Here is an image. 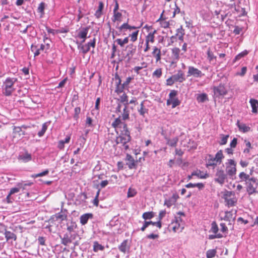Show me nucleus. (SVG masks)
<instances>
[{
  "mask_svg": "<svg viewBox=\"0 0 258 258\" xmlns=\"http://www.w3.org/2000/svg\"><path fill=\"white\" fill-rule=\"evenodd\" d=\"M197 100L199 102H204L208 100V96L205 93L198 95Z\"/></svg>",
  "mask_w": 258,
  "mask_h": 258,
  "instance_id": "nucleus-43",
  "label": "nucleus"
},
{
  "mask_svg": "<svg viewBox=\"0 0 258 258\" xmlns=\"http://www.w3.org/2000/svg\"><path fill=\"white\" fill-rule=\"evenodd\" d=\"M177 94V91L171 90L169 95V99L167 100L168 106L172 105V108H174L180 104V101L176 97Z\"/></svg>",
  "mask_w": 258,
  "mask_h": 258,
  "instance_id": "nucleus-9",
  "label": "nucleus"
},
{
  "mask_svg": "<svg viewBox=\"0 0 258 258\" xmlns=\"http://www.w3.org/2000/svg\"><path fill=\"white\" fill-rule=\"evenodd\" d=\"M246 191L250 195L257 192L258 189V180L254 177H251L246 183Z\"/></svg>",
  "mask_w": 258,
  "mask_h": 258,
  "instance_id": "nucleus-7",
  "label": "nucleus"
},
{
  "mask_svg": "<svg viewBox=\"0 0 258 258\" xmlns=\"http://www.w3.org/2000/svg\"><path fill=\"white\" fill-rule=\"evenodd\" d=\"M204 75L201 71L192 66H189L188 68L187 77L194 76L196 78H201Z\"/></svg>",
  "mask_w": 258,
  "mask_h": 258,
  "instance_id": "nucleus-14",
  "label": "nucleus"
},
{
  "mask_svg": "<svg viewBox=\"0 0 258 258\" xmlns=\"http://www.w3.org/2000/svg\"><path fill=\"white\" fill-rule=\"evenodd\" d=\"M166 214V210H161L160 211L158 215V221L162 222V219L165 216Z\"/></svg>",
  "mask_w": 258,
  "mask_h": 258,
  "instance_id": "nucleus-63",
  "label": "nucleus"
},
{
  "mask_svg": "<svg viewBox=\"0 0 258 258\" xmlns=\"http://www.w3.org/2000/svg\"><path fill=\"white\" fill-rule=\"evenodd\" d=\"M152 55L156 59V62H158L161 59V49L157 46H154L152 48Z\"/></svg>",
  "mask_w": 258,
  "mask_h": 258,
  "instance_id": "nucleus-22",
  "label": "nucleus"
},
{
  "mask_svg": "<svg viewBox=\"0 0 258 258\" xmlns=\"http://www.w3.org/2000/svg\"><path fill=\"white\" fill-rule=\"evenodd\" d=\"M121 105H118L116 109V111L121 113V115H120L123 120L128 119L129 117V111L127 109V106H124L123 108V112H121Z\"/></svg>",
  "mask_w": 258,
  "mask_h": 258,
  "instance_id": "nucleus-18",
  "label": "nucleus"
},
{
  "mask_svg": "<svg viewBox=\"0 0 258 258\" xmlns=\"http://www.w3.org/2000/svg\"><path fill=\"white\" fill-rule=\"evenodd\" d=\"M218 230H219V229H218V226H217V224L216 223V222H212V223L211 224V228L210 231L214 234H218L217 233H218Z\"/></svg>",
  "mask_w": 258,
  "mask_h": 258,
  "instance_id": "nucleus-53",
  "label": "nucleus"
},
{
  "mask_svg": "<svg viewBox=\"0 0 258 258\" xmlns=\"http://www.w3.org/2000/svg\"><path fill=\"white\" fill-rule=\"evenodd\" d=\"M18 160H22L24 162H28L32 160L31 154L29 153L27 151L21 153L18 157Z\"/></svg>",
  "mask_w": 258,
  "mask_h": 258,
  "instance_id": "nucleus-24",
  "label": "nucleus"
},
{
  "mask_svg": "<svg viewBox=\"0 0 258 258\" xmlns=\"http://www.w3.org/2000/svg\"><path fill=\"white\" fill-rule=\"evenodd\" d=\"M207 59L210 62H212L213 61L215 60L216 59V56H215L214 53L212 51L210 48H209L207 52Z\"/></svg>",
  "mask_w": 258,
  "mask_h": 258,
  "instance_id": "nucleus-38",
  "label": "nucleus"
},
{
  "mask_svg": "<svg viewBox=\"0 0 258 258\" xmlns=\"http://www.w3.org/2000/svg\"><path fill=\"white\" fill-rule=\"evenodd\" d=\"M89 29V28L88 27L83 28L78 32V35H77V37L82 39V41H81V43H83L85 41L86 39L87 38V35L88 33Z\"/></svg>",
  "mask_w": 258,
  "mask_h": 258,
  "instance_id": "nucleus-21",
  "label": "nucleus"
},
{
  "mask_svg": "<svg viewBox=\"0 0 258 258\" xmlns=\"http://www.w3.org/2000/svg\"><path fill=\"white\" fill-rule=\"evenodd\" d=\"M48 173H49V170L48 169H46L42 172H41V173H38V174H33L31 176L33 178H37V177H41V176L46 175L48 174Z\"/></svg>",
  "mask_w": 258,
  "mask_h": 258,
  "instance_id": "nucleus-57",
  "label": "nucleus"
},
{
  "mask_svg": "<svg viewBox=\"0 0 258 258\" xmlns=\"http://www.w3.org/2000/svg\"><path fill=\"white\" fill-rule=\"evenodd\" d=\"M161 135L164 136V139L166 140L167 145L171 147L176 146L178 142V137H174L172 138H170V135L167 134L164 130L162 131Z\"/></svg>",
  "mask_w": 258,
  "mask_h": 258,
  "instance_id": "nucleus-10",
  "label": "nucleus"
},
{
  "mask_svg": "<svg viewBox=\"0 0 258 258\" xmlns=\"http://www.w3.org/2000/svg\"><path fill=\"white\" fill-rule=\"evenodd\" d=\"M238 176L240 179V182L245 181V183H246V181H247L248 180H249L250 178V175L249 174L245 173L244 172H240Z\"/></svg>",
  "mask_w": 258,
  "mask_h": 258,
  "instance_id": "nucleus-36",
  "label": "nucleus"
},
{
  "mask_svg": "<svg viewBox=\"0 0 258 258\" xmlns=\"http://www.w3.org/2000/svg\"><path fill=\"white\" fill-rule=\"evenodd\" d=\"M14 132L16 134H18L20 136L25 135V132L22 130V127L20 126H15Z\"/></svg>",
  "mask_w": 258,
  "mask_h": 258,
  "instance_id": "nucleus-54",
  "label": "nucleus"
},
{
  "mask_svg": "<svg viewBox=\"0 0 258 258\" xmlns=\"http://www.w3.org/2000/svg\"><path fill=\"white\" fill-rule=\"evenodd\" d=\"M224 158V156L222 150L218 151L215 156L211 154H208L206 157V167H215L218 164H220Z\"/></svg>",
  "mask_w": 258,
  "mask_h": 258,
  "instance_id": "nucleus-4",
  "label": "nucleus"
},
{
  "mask_svg": "<svg viewBox=\"0 0 258 258\" xmlns=\"http://www.w3.org/2000/svg\"><path fill=\"white\" fill-rule=\"evenodd\" d=\"M98 7L95 13V16L97 19L100 18L103 14V10L104 9V4L102 2H99Z\"/></svg>",
  "mask_w": 258,
  "mask_h": 258,
  "instance_id": "nucleus-27",
  "label": "nucleus"
},
{
  "mask_svg": "<svg viewBox=\"0 0 258 258\" xmlns=\"http://www.w3.org/2000/svg\"><path fill=\"white\" fill-rule=\"evenodd\" d=\"M179 198L178 194L176 193L173 194L171 197L165 200L164 205L168 208H170L176 204Z\"/></svg>",
  "mask_w": 258,
  "mask_h": 258,
  "instance_id": "nucleus-17",
  "label": "nucleus"
},
{
  "mask_svg": "<svg viewBox=\"0 0 258 258\" xmlns=\"http://www.w3.org/2000/svg\"><path fill=\"white\" fill-rule=\"evenodd\" d=\"M226 171L227 175L233 176L236 173V163L233 159H228L225 163Z\"/></svg>",
  "mask_w": 258,
  "mask_h": 258,
  "instance_id": "nucleus-8",
  "label": "nucleus"
},
{
  "mask_svg": "<svg viewBox=\"0 0 258 258\" xmlns=\"http://www.w3.org/2000/svg\"><path fill=\"white\" fill-rule=\"evenodd\" d=\"M148 224L149 225H152L153 226H156L159 229H161L162 228V222L157 221V222H153L152 221H147Z\"/></svg>",
  "mask_w": 258,
  "mask_h": 258,
  "instance_id": "nucleus-56",
  "label": "nucleus"
},
{
  "mask_svg": "<svg viewBox=\"0 0 258 258\" xmlns=\"http://www.w3.org/2000/svg\"><path fill=\"white\" fill-rule=\"evenodd\" d=\"M144 101L140 104V108L138 109V112L140 114L143 116H145V114L148 113V109L146 108L144 105Z\"/></svg>",
  "mask_w": 258,
  "mask_h": 258,
  "instance_id": "nucleus-40",
  "label": "nucleus"
},
{
  "mask_svg": "<svg viewBox=\"0 0 258 258\" xmlns=\"http://www.w3.org/2000/svg\"><path fill=\"white\" fill-rule=\"evenodd\" d=\"M77 227V225L75 222L71 221L67 223V230L70 233L74 231Z\"/></svg>",
  "mask_w": 258,
  "mask_h": 258,
  "instance_id": "nucleus-39",
  "label": "nucleus"
},
{
  "mask_svg": "<svg viewBox=\"0 0 258 258\" xmlns=\"http://www.w3.org/2000/svg\"><path fill=\"white\" fill-rule=\"evenodd\" d=\"M17 185L18 186H19V187H14L11 189L9 193L10 195H12L14 194L15 193L18 192L20 191V188L22 187L23 184L22 183H18Z\"/></svg>",
  "mask_w": 258,
  "mask_h": 258,
  "instance_id": "nucleus-48",
  "label": "nucleus"
},
{
  "mask_svg": "<svg viewBox=\"0 0 258 258\" xmlns=\"http://www.w3.org/2000/svg\"><path fill=\"white\" fill-rule=\"evenodd\" d=\"M82 43L78 45V48L80 49L83 54L87 53L89 50L90 48L86 45H81Z\"/></svg>",
  "mask_w": 258,
  "mask_h": 258,
  "instance_id": "nucleus-49",
  "label": "nucleus"
},
{
  "mask_svg": "<svg viewBox=\"0 0 258 258\" xmlns=\"http://www.w3.org/2000/svg\"><path fill=\"white\" fill-rule=\"evenodd\" d=\"M214 96L217 97L224 96L227 94L228 91L223 84H219L218 86H215L213 88Z\"/></svg>",
  "mask_w": 258,
  "mask_h": 258,
  "instance_id": "nucleus-11",
  "label": "nucleus"
},
{
  "mask_svg": "<svg viewBox=\"0 0 258 258\" xmlns=\"http://www.w3.org/2000/svg\"><path fill=\"white\" fill-rule=\"evenodd\" d=\"M71 138V135H68L66 136L64 140H60L57 144V148L59 150H63L64 148V144H68L70 143Z\"/></svg>",
  "mask_w": 258,
  "mask_h": 258,
  "instance_id": "nucleus-25",
  "label": "nucleus"
},
{
  "mask_svg": "<svg viewBox=\"0 0 258 258\" xmlns=\"http://www.w3.org/2000/svg\"><path fill=\"white\" fill-rule=\"evenodd\" d=\"M154 216L155 213L151 211L144 213L142 215V218L145 220V221H147V220H151L154 217Z\"/></svg>",
  "mask_w": 258,
  "mask_h": 258,
  "instance_id": "nucleus-35",
  "label": "nucleus"
},
{
  "mask_svg": "<svg viewBox=\"0 0 258 258\" xmlns=\"http://www.w3.org/2000/svg\"><path fill=\"white\" fill-rule=\"evenodd\" d=\"M45 8V4L44 3H41L37 9V11L38 13H40L41 16L44 14V9Z\"/></svg>",
  "mask_w": 258,
  "mask_h": 258,
  "instance_id": "nucleus-52",
  "label": "nucleus"
},
{
  "mask_svg": "<svg viewBox=\"0 0 258 258\" xmlns=\"http://www.w3.org/2000/svg\"><path fill=\"white\" fill-rule=\"evenodd\" d=\"M147 66L148 65L147 62H143L141 63V66H136L134 68L133 70L135 72H136L137 74H139L141 70L146 68Z\"/></svg>",
  "mask_w": 258,
  "mask_h": 258,
  "instance_id": "nucleus-42",
  "label": "nucleus"
},
{
  "mask_svg": "<svg viewBox=\"0 0 258 258\" xmlns=\"http://www.w3.org/2000/svg\"><path fill=\"white\" fill-rule=\"evenodd\" d=\"M236 124L239 128V130L242 133H246L250 130V127L247 126L245 123L240 122L239 120H237Z\"/></svg>",
  "mask_w": 258,
  "mask_h": 258,
  "instance_id": "nucleus-26",
  "label": "nucleus"
},
{
  "mask_svg": "<svg viewBox=\"0 0 258 258\" xmlns=\"http://www.w3.org/2000/svg\"><path fill=\"white\" fill-rule=\"evenodd\" d=\"M125 160L126 161V164L130 169H132L136 168V162H135L134 158L131 155L128 154L126 155Z\"/></svg>",
  "mask_w": 258,
  "mask_h": 258,
  "instance_id": "nucleus-20",
  "label": "nucleus"
},
{
  "mask_svg": "<svg viewBox=\"0 0 258 258\" xmlns=\"http://www.w3.org/2000/svg\"><path fill=\"white\" fill-rule=\"evenodd\" d=\"M157 31L154 30L152 31L149 32L148 35L146 36L145 42L153 43L155 41V34H156Z\"/></svg>",
  "mask_w": 258,
  "mask_h": 258,
  "instance_id": "nucleus-28",
  "label": "nucleus"
},
{
  "mask_svg": "<svg viewBox=\"0 0 258 258\" xmlns=\"http://www.w3.org/2000/svg\"><path fill=\"white\" fill-rule=\"evenodd\" d=\"M48 127V123L45 122L42 124V128L38 133L39 137H41L44 135Z\"/></svg>",
  "mask_w": 258,
  "mask_h": 258,
  "instance_id": "nucleus-47",
  "label": "nucleus"
},
{
  "mask_svg": "<svg viewBox=\"0 0 258 258\" xmlns=\"http://www.w3.org/2000/svg\"><path fill=\"white\" fill-rule=\"evenodd\" d=\"M192 175L197 176L198 178L205 179L209 177L207 172H204L200 170H197L192 172Z\"/></svg>",
  "mask_w": 258,
  "mask_h": 258,
  "instance_id": "nucleus-29",
  "label": "nucleus"
},
{
  "mask_svg": "<svg viewBox=\"0 0 258 258\" xmlns=\"http://www.w3.org/2000/svg\"><path fill=\"white\" fill-rule=\"evenodd\" d=\"M81 112V108L80 107H77L74 109V114L73 116L74 118L77 120L79 118V114Z\"/></svg>",
  "mask_w": 258,
  "mask_h": 258,
  "instance_id": "nucleus-55",
  "label": "nucleus"
},
{
  "mask_svg": "<svg viewBox=\"0 0 258 258\" xmlns=\"http://www.w3.org/2000/svg\"><path fill=\"white\" fill-rule=\"evenodd\" d=\"M249 103L252 108V112L253 113H257L258 112V101L254 99H250Z\"/></svg>",
  "mask_w": 258,
  "mask_h": 258,
  "instance_id": "nucleus-30",
  "label": "nucleus"
},
{
  "mask_svg": "<svg viewBox=\"0 0 258 258\" xmlns=\"http://www.w3.org/2000/svg\"><path fill=\"white\" fill-rule=\"evenodd\" d=\"M162 75V69L158 68L156 69L152 74L153 77L157 79L160 78Z\"/></svg>",
  "mask_w": 258,
  "mask_h": 258,
  "instance_id": "nucleus-46",
  "label": "nucleus"
},
{
  "mask_svg": "<svg viewBox=\"0 0 258 258\" xmlns=\"http://www.w3.org/2000/svg\"><path fill=\"white\" fill-rule=\"evenodd\" d=\"M114 80L116 83L115 92L117 94L123 92L124 89L125 88V86H123V84H121V80L120 77L116 74L114 76Z\"/></svg>",
  "mask_w": 258,
  "mask_h": 258,
  "instance_id": "nucleus-16",
  "label": "nucleus"
},
{
  "mask_svg": "<svg viewBox=\"0 0 258 258\" xmlns=\"http://www.w3.org/2000/svg\"><path fill=\"white\" fill-rule=\"evenodd\" d=\"M184 35V33L182 32V30L178 29L177 32L175 36H177L179 40H180L181 41H183Z\"/></svg>",
  "mask_w": 258,
  "mask_h": 258,
  "instance_id": "nucleus-59",
  "label": "nucleus"
},
{
  "mask_svg": "<svg viewBox=\"0 0 258 258\" xmlns=\"http://www.w3.org/2000/svg\"><path fill=\"white\" fill-rule=\"evenodd\" d=\"M180 50L179 48L174 47L172 49V53L174 56V58L176 60H179V53Z\"/></svg>",
  "mask_w": 258,
  "mask_h": 258,
  "instance_id": "nucleus-44",
  "label": "nucleus"
},
{
  "mask_svg": "<svg viewBox=\"0 0 258 258\" xmlns=\"http://www.w3.org/2000/svg\"><path fill=\"white\" fill-rule=\"evenodd\" d=\"M100 189L99 188L97 193H96V195L95 196V199H94L93 201V204L96 206H98V205H99V200H98V197H99V194H100Z\"/></svg>",
  "mask_w": 258,
  "mask_h": 258,
  "instance_id": "nucleus-60",
  "label": "nucleus"
},
{
  "mask_svg": "<svg viewBox=\"0 0 258 258\" xmlns=\"http://www.w3.org/2000/svg\"><path fill=\"white\" fill-rule=\"evenodd\" d=\"M121 116L119 115L118 117L116 118L115 120L112 123V126L114 127L116 131L117 130H127V125L124 122L121 121Z\"/></svg>",
  "mask_w": 258,
  "mask_h": 258,
  "instance_id": "nucleus-13",
  "label": "nucleus"
},
{
  "mask_svg": "<svg viewBox=\"0 0 258 258\" xmlns=\"http://www.w3.org/2000/svg\"><path fill=\"white\" fill-rule=\"evenodd\" d=\"M159 23L161 27L164 28H169L170 26V21L167 20V19L163 17V12L161 15L160 18L157 20Z\"/></svg>",
  "mask_w": 258,
  "mask_h": 258,
  "instance_id": "nucleus-23",
  "label": "nucleus"
},
{
  "mask_svg": "<svg viewBox=\"0 0 258 258\" xmlns=\"http://www.w3.org/2000/svg\"><path fill=\"white\" fill-rule=\"evenodd\" d=\"M18 80L16 77H8L4 81L2 86V93L6 96H10L16 91Z\"/></svg>",
  "mask_w": 258,
  "mask_h": 258,
  "instance_id": "nucleus-1",
  "label": "nucleus"
},
{
  "mask_svg": "<svg viewBox=\"0 0 258 258\" xmlns=\"http://www.w3.org/2000/svg\"><path fill=\"white\" fill-rule=\"evenodd\" d=\"M120 134L116 138L115 142L117 144H121L123 148L125 150L129 148L128 143L131 140L130 133L128 130H120Z\"/></svg>",
  "mask_w": 258,
  "mask_h": 258,
  "instance_id": "nucleus-5",
  "label": "nucleus"
},
{
  "mask_svg": "<svg viewBox=\"0 0 258 258\" xmlns=\"http://www.w3.org/2000/svg\"><path fill=\"white\" fill-rule=\"evenodd\" d=\"M118 248L120 251L125 253L126 251L130 249V246L127 245V240H123L119 245Z\"/></svg>",
  "mask_w": 258,
  "mask_h": 258,
  "instance_id": "nucleus-33",
  "label": "nucleus"
},
{
  "mask_svg": "<svg viewBox=\"0 0 258 258\" xmlns=\"http://www.w3.org/2000/svg\"><path fill=\"white\" fill-rule=\"evenodd\" d=\"M46 29L48 33L52 34L53 35H54L56 34L67 32V31H63L59 30L52 29L48 27H46Z\"/></svg>",
  "mask_w": 258,
  "mask_h": 258,
  "instance_id": "nucleus-45",
  "label": "nucleus"
},
{
  "mask_svg": "<svg viewBox=\"0 0 258 258\" xmlns=\"http://www.w3.org/2000/svg\"><path fill=\"white\" fill-rule=\"evenodd\" d=\"M137 194L136 189L130 187L127 191V198H132L135 197Z\"/></svg>",
  "mask_w": 258,
  "mask_h": 258,
  "instance_id": "nucleus-51",
  "label": "nucleus"
},
{
  "mask_svg": "<svg viewBox=\"0 0 258 258\" xmlns=\"http://www.w3.org/2000/svg\"><path fill=\"white\" fill-rule=\"evenodd\" d=\"M227 178V174L222 169H218L215 174V181L219 184H223Z\"/></svg>",
  "mask_w": 258,
  "mask_h": 258,
  "instance_id": "nucleus-12",
  "label": "nucleus"
},
{
  "mask_svg": "<svg viewBox=\"0 0 258 258\" xmlns=\"http://www.w3.org/2000/svg\"><path fill=\"white\" fill-rule=\"evenodd\" d=\"M177 216H175L174 219L172 221L168 226L169 231H172L174 233H179L181 232L184 228V222L181 217V216L184 217L183 213L179 212L177 213Z\"/></svg>",
  "mask_w": 258,
  "mask_h": 258,
  "instance_id": "nucleus-2",
  "label": "nucleus"
},
{
  "mask_svg": "<svg viewBox=\"0 0 258 258\" xmlns=\"http://www.w3.org/2000/svg\"><path fill=\"white\" fill-rule=\"evenodd\" d=\"M50 45L49 44H46V45L44 44H41L40 48H37V50H39V52H40V53H41V51H43L44 49H48L49 48Z\"/></svg>",
  "mask_w": 258,
  "mask_h": 258,
  "instance_id": "nucleus-64",
  "label": "nucleus"
},
{
  "mask_svg": "<svg viewBox=\"0 0 258 258\" xmlns=\"http://www.w3.org/2000/svg\"><path fill=\"white\" fill-rule=\"evenodd\" d=\"M104 249V246L99 243L97 241L93 242V251L95 252L99 250L103 251Z\"/></svg>",
  "mask_w": 258,
  "mask_h": 258,
  "instance_id": "nucleus-37",
  "label": "nucleus"
},
{
  "mask_svg": "<svg viewBox=\"0 0 258 258\" xmlns=\"http://www.w3.org/2000/svg\"><path fill=\"white\" fill-rule=\"evenodd\" d=\"M141 26L136 27L131 26L128 23H124L122 24L119 28V30L123 33V35L126 34V32L129 30L130 32L134 30L131 34H129L128 37L130 38V41L132 42H136L138 39V37L139 33V28Z\"/></svg>",
  "mask_w": 258,
  "mask_h": 258,
  "instance_id": "nucleus-3",
  "label": "nucleus"
},
{
  "mask_svg": "<svg viewBox=\"0 0 258 258\" xmlns=\"http://www.w3.org/2000/svg\"><path fill=\"white\" fill-rule=\"evenodd\" d=\"M61 244L65 246H67L72 242L71 237L67 233L64 234L63 237H61Z\"/></svg>",
  "mask_w": 258,
  "mask_h": 258,
  "instance_id": "nucleus-32",
  "label": "nucleus"
},
{
  "mask_svg": "<svg viewBox=\"0 0 258 258\" xmlns=\"http://www.w3.org/2000/svg\"><path fill=\"white\" fill-rule=\"evenodd\" d=\"M221 141L219 142V144L221 145H225L227 142V140L229 138V135H221Z\"/></svg>",
  "mask_w": 258,
  "mask_h": 258,
  "instance_id": "nucleus-58",
  "label": "nucleus"
},
{
  "mask_svg": "<svg viewBox=\"0 0 258 258\" xmlns=\"http://www.w3.org/2000/svg\"><path fill=\"white\" fill-rule=\"evenodd\" d=\"M122 14L119 12H114L113 13V16L112 18L113 22H115L116 21L120 22L121 20Z\"/></svg>",
  "mask_w": 258,
  "mask_h": 258,
  "instance_id": "nucleus-41",
  "label": "nucleus"
},
{
  "mask_svg": "<svg viewBox=\"0 0 258 258\" xmlns=\"http://www.w3.org/2000/svg\"><path fill=\"white\" fill-rule=\"evenodd\" d=\"M5 235L7 241H9L11 239L16 240L17 239V236L15 233L11 231H7L6 230H5Z\"/></svg>",
  "mask_w": 258,
  "mask_h": 258,
  "instance_id": "nucleus-34",
  "label": "nucleus"
},
{
  "mask_svg": "<svg viewBox=\"0 0 258 258\" xmlns=\"http://www.w3.org/2000/svg\"><path fill=\"white\" fill-rule=\"evenodd\" d=\"M120 101L121 102H126L125 105L127 106L128 104V97L125 94L123 93L121 96L120 97Z\"/></svg>",
  "mask_w": 258,
  "mask_h": 258,
  "instance_id": "nucleus-61",
  "label": "nucleus"
},
{
  "mask_svg": "<svg viewBox=\"0 0 258 258\" xmlns=\"http://www.w3.org/2000/svg\"><path fill=\"white\" fill-rule=\"evenodd\" d=\"M31 51L33 52L34 56H38L40 54V52L37 50V46L34 45H32L31 48Z\"/></svg>",
  "mask_w": 258,
  "mask_h": 258,
  "instance_id": "nucleus-62",
  "label": "nucleus"
},
{
  "mask_svg": "<svg viewBox=\"0 0 258 258\" xmlns=\"http://www.w3.org/2000/svg\"><path fill=\"white\" fill-rule=\"evenodd\" d=\"M224 216L222 218L225 221L229 222V224L231 225L234 222L236 216V211H227L224 212Z\"/></svg>",
  "mask_w": 258,
  "mask_h": 258,
  "instance_id": "nucleus-15",
  "label": "nucleus"
},
{
  "mask_svg": "<svg viewBox=\"0 0 258 258\" xmlns=\"http://www.w3.org/2000/svg\"><path fill=\"white\" fill-rule=\"evenodd\" d=\"M222 198L224 199L228 207L235 206L237 201L235 193L231 191H224L223 194Z\"/></svg>",
  "mask_w": 258,
  "mask_h": 258,
  "instance_id": "nucleus-6",
  "label": "nucleus"
},
{
  "mask_svg": "<svg viewBox=\"0 0 258 258\" xmlns=\"http://www.w3.org/2000/svg\"><path fill=\"white\" fill-rule=\"evenodd\" d=\"M217 253V251L215 249H209L206 252L207 258H213L214 257Z\"/></svg>",
  "mask_w": 258,
  "mask_h": 258,
  "instance_id": "nucleus-50",
  "label": "nucleus"
},
{
  "mask_svg": "<svg viewBox=\"0 0 258 258\" xmlns=\"http://www.w3.org/2000/svg\"><path fill=\"white\" fill-rule=\"evenodd\" d=\"M172 77L175 82L182 83L185 80V75L181 70L178 71L176 74L172 75Z\"/></svg>",
  "mask_w": 258,
  "mask_h": 258,
  "instance_id": "nucleus-19",
  "label": "nucleus"
},
{
  "mask_svg": "<svg viewBox=\"0 0 258 258\" xmlns=\"http://www.w3.org/2000/svg\"><path fill=\"white\" fill-rule=\"evenodd\" d=\"M92 217V214H85L80 217V223L83 225H85L88 222L89 219Z\"/></svg>",
  "mask_w": 258,
  "mask_h": 258,
  "instance_id": "nucleus-31",
  "label": "nucleus"
}]
</instances>
